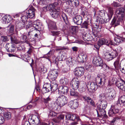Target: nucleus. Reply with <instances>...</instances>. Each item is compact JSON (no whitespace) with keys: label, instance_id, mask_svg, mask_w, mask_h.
<instances>
[{"label":"nucleus","instance_id":"1","mask_svg":"<svg viewBox=\"0 0 125 125\" xmlns=\"http://www.w3.org/2000/svg\"><path fill=\"white\" fill-rule=\"evenodd\" d=\"M54 8V6L53 4H50L44 7L43 9L45 11L50 10L51 11L50 14L54 18H56L58 17L61 10L59 8Z\"/></svg>","mask_w":125,"mask_h":125},{"label":"nucleus","instance_id":"2","mask_svg":"<svg viewBox=\"0 0 125 125\" xmlns=\"http://www.w3.org/2000/svg\"><path fill=\"white\" fill-rule=\"evenodd\" d=\"M122 8H120L117 11L119 15L118 17H114L113 19L111 24L112 25L115 26L119 24L120 21L122 22L125 19V14L124 12H122L121 10Z\"/></svg>","mask_w":125,"mask_h":125},{"label":"nucleus","instance_id":"3","mask_svg":"<svg viewBox=\"0 0 125 125\" xmlns=\"http://www.w3.org/2000/svg\"><path fill=\"white\" fill-rule=\"evenodd\" d=\"M121 47H118L116 50H112L109 52H106L104 54V58L108 61L112 60L117 56L118 53L121 51Z\"/></svg>","mask_w":125,"mask_h":125},{"label":"nucleus","instance_id":"4","mask_svg":"<svg viewBox=\"0 0 125 125\" xmlns=\"http://www.w3.org/2000/svg\"><path fill=\"white\" fill-rule=\"evenodd\" d=\"M24 23L26 29L32 27V29L34 30L35 29L37 30H41V23L39 22L38 20L35 21L33 22L31 21H26L24 22Z\"/></svg>","mask_w":125,"mask_h":125},{"label":"nucleus","instance_id":"5","mask_svg":"<svg viewBox=\"0 0 125 125\" xmlns=\"http://www.w3.org/2000/svg\"><path fill=\"white\" fill-rule=\"evenodd\" d=\"M95 81L96 83L90 82L88 83L86 85L87 87L88 88L90 86V88L93 90H96L98 88V85L100 86L103 82L102 79L99 75H97L95 79Z\"/></svg>","mask_w":125,"mask_h":125},{"label":"nucleus","instance_id":"6","mask_svg":"<svg viewBox=\"0 0 125 125\" xmlns=\"http://www.w3.org/2000/svg\"><path fill=\"white\" fill-rule=\"evenodd\" d=\"M93 63L94 65L97 66L102 67L103 65L104 67H106V69H109L111 70H113V69L110 68L106 64L104 65L102 59L101 57L98 56H95L94 57Z\"/></svg>","mask_w":125,"mask_h":125},{"label":"nucleus","instance_id":"7","mask_svg":"<svg viewBox=\"0 0 125 125\" xmlns=\"http://www.w3.org/2000/svg\"><path fill=\"white\" fill-rule=\"evenodd\" d=\"M56 103L59 105V106L62 107L67 103V98L66 96L61 95L58 97L56 99Z\"/></svg>","mask_w":125,"mask_h":125},{"label":"nucleus","instance_id":"8","mask_svg":"<svg viewBox=\"0 0 125 125\" xmlns=\"http://www.w3.org/2000/svg\"><path fill=\"white\" fill-rule=\"evenodd\" d=\"M29 122L33 124L32 125H37L39 124L40 121L38 117L35 115H31L28 119Z\"/></svg>","mask_w":125,"mask_h":125},{"label":"nucleus","instance_id":"9","mask_svg":"<svg viewBox=\"0 0 125 125\" xmlns=\"http://www.w3.org/2000/svg\"><path fill=\"white\" fill-rule=\"evenodd\" d=\"M58 72L59 71L56 69L51 70L48 75V77L53 81L55 80L58 75Z\"/></svg>","mask_w":125,"mask_h":125},{"label":"nucleus","instance_id":"10","mask_svg":"<svg viewBox=\"0 0 125 125\" xmlns=\"http://www.w3.org/2000/svg\"><path fill=\"white\" fill-rule=\"evenodd\" d=\"M107 105V103L105 101H99L97 104V107L99 111H101L102 110L104 109Z\"/></svg>","mask_w":125,"mask_h":125},{"label":"nucleus","instance_id":"11","mask_svg":"<svg viewBox=\"0 0 125 125\" xmlns=\"http://www.w3.org/2000/svg\"><path fill=\"white\" fill-rule=\"evenodd\" d=\"M84 69L81 67L76 68L74 71V73L75 76L80 77L83 75L84 72Z\"/></svg>","mask_w":125,"mask_h":125},{"label":"nucleus","instance_id":"12","mask_svg":"<svg viewBox=\"0 0 125 125\" xmlns=\"http://www.w3.org/2000/svg\"><path fill=\"white\" fill-rule=\"evenodd\" d=\"M98 43L101 46L105 44L108 46L113 45V42L111 40L108 41L106 39L102 38L100 39L98 42Z\"/></svg>","mask_w":125,"mask_h":125},{"label":"nucleus","instance_id":"13","mask_svg":"<svg viewBox=\"0 0 125 125\" xmlns=\"http://www.w3.org/2000/svg\"><path fill=\"white\" fill-rule=\"evenodd\" d=\"M116 85L120 89L123 91H125V82L121 80L117 81L115 83Z\"/></svg>","mask_w":125,"mask_h":125},{"label":"nucleus","instance_id":"14","mask_svg":"<svg viewBox=\"0 0 125 125\" xmlns=\"http://www.w3.org/2000/svg\"><path fill=\"white\" fill-rule=\"evenodd\" d=\"M35 10L32 7H31L30 9L26 11L25 14L28 18H32L34 16Z\"/></svg>","mask_w":125,"mask_h":125},{"label":"nucleus","instance_id":"15","mask_svg":"<svg viewBox=\"0 0 125 125\" xmlns=\"http://www.w3.org/2000/svg\"><path fill=\"white\" fill-rule=\"evenodd\" d=\"M119 109L117 108L116 105L112 106L108 112V114L110 116H112L118 112Z\"/></svg>","mask_w":125,"mask_h":125},{"label":"nucleus","instance_id":"16","mask_svg":"<svg viewBox=\"0 0 125 125\" xmlns=\"http://www.w3.org/2000/svg\"><path fill=\"white\" fill-rule=\"evenodd\" d=\"M68 88L66 86H59L58 88V94L60 95L66 94L68 92Z\"/></svg>","mask_w":125,"mask_h":125},{"label":"nucleus","instance_id":"17","mask_svg":"<svg viewBox=\"0 0 125 125\" xmlns=\"http://www.w3.org/2000/svg\"><path fill=\"white\" fill-rule=\"evenodd\" d=\"M49 108L51 110H57L59 105L56 103V100L55 101H52L51 103L48 104Z\"/></svg>","mask_w":125,"mask_h":125},{"label":"nucleus","instance_id":"18","mask_svg":"<svg viewBox=\"0 0 125 125\" xmlns=\"http://www.w3.org/2000/svg\"><path fill=\"white\" fill-rule=\"evenodd\" d=\"M65 54L64 53L61 52L59 54V56H57V57H54L53 58V62L56 64H57L59 61H62L63 58L65 57V55H64V54Z\"/></svg>","mask_w":125,"mask_h":125},{"label":"nucleus","instance_id":"19","mask_svg":"<svg viewBox=\"0 0 125 125\" xmlns=\"http://www.w3.org/2000/svg\"><path fill=\"white\" fill-rule=\"evenodd\" d=\"M73 20L75 23L80 25L82 22V18L81 16L77 15L73 18Z\"/></svg>","mask_w":125,"mask_h":125},{"label":"nucleus","instance_id":"20","mask_svg":"<svg viewBox=\"0 0 125 125\" xmlns=\"http://www.w3.org/2000/svg\"><path fill=\"white\" fill-rule=\"evenodd\" d=\"M52 90V86L50 83H47L44 85L42 91L44 93L47 92Z\"/></svg>","mask_w":125,"mask_h":125},{"label":"nucleus","instance_id":"21","mask_svg":"<svg viewBox=\"0 0 125 125\" xmlns=\"http://www.w3.org/2000/svg\"><path fill=\"white\" fill-rule=\"evenodd\" d=\"M79 82L75 79L72 80L71 83V85L72 86L73 88L74 89H77L79 86Z\"/></svg>","mask_w":125,"mask_h":125},{"label":"nucleus","instance_id":"22","mask_svg":"<svg viewBox=\"0 0 125 125\" xmlns=\"http://www.w3.org/2000/svg\"><path fill=\"white\" fill-rule=\"evenodd\" d=\"M117 104L121 106H125V95L122 96L119 98Z\"/></svg>","mask_w":125,"mask_h":125},{"label":"nucleus","instance_id":"23","mask_svg":"<svg viewBox=\"0 0 125 125\" xmlns=\"http://www.w3.org/2000/svg\"><path fill=\"white\" fill-rule=\"evenodd\" d=\"M69 106L71 108L75 109L78 105V102L76 100H74L73 101H71L69 104Z\"/></svg>","mask_w":125,"mask_h":125},{"label":"nucleus","instance_id":"24","mask_svg":"<svg viewBox=\"0 0 125 125\" xmlns=\"http://www.w3.org/2000/svg\"><path fill=\"white\" fill-rule=\"evenodd\" d=\"M6 48L7 51L13 52L15 50V48L13 45H11L10 43H7L5 46Z\"/></svg>","mask_w":125,"mask_h":125},{"label":"nucleus","instance_id":"25","mask_svg":"<svg viewBox=\"0 0 125 125\" xmlns=\"http://www.w3.org/2000/svg\"><path fill=\"white\" fill-rule=\"evenodd\" d=\"M49 28L52 30H56L57 27L56 22L53 21H50L48 24Z\"/></svg>","mask_w":125,"mask_h":125},{"label":"nucleus","instance_id":"26","mask_svg":"<svg viewBox=\"0 0 125 125\" xmlns=\"http://www.w3.org/2000/svg\"><path fill=\"white\" fill-rule=\"evenodd\" d=\"M85 67L87 71L90 72H92L93 71V66L90 63L85 62Z\"/></svg>","mask_w":125,"mask_h":125},{"label":"nucleus","instance_id":"27","mask_svg":"<svg viewBox=\"0 0 125 125\" xmlns=\"http://www.w3.org/2000/svg\"><path fill=\"white\" fill-rule=\"evenodd\" d=\"M2 19L5 23L7 24L11 21L12 18L10 16L7 15L4 16L2 18Z\"/></svg>","mask_w":125,"mask_h":125},{"label":"nucleus","instance_id":"28","mask_svg":"<svg viewBox=\"0 0 125 125\" xmlns=\"http://www.w3.org/2000/svg\"><path fill=\"white\" fill-rule=\"evenodd\" d=\"M113 10L112 8L109 7L108 9V13L107 14V16L109 19H111L113 14Z\"/></svg>","mask_w":125,"mask_h":125},{"label":"nucleus","instance_id":"29","mask_svg":"<svg viewBox=\"0 0 125 125\" xmlns=\"http://www.w3.org/2000/svg\"><path fill=\"white\" fill-rule=\"evenodd\" d=\"M69 2H70L73 6L76 7L79 5V2L78 0H69Z\"/></svg>","mask_w":125,"mask_h":125},{"label":"nucleus","instance_id":"30","mask_svg":"<svg viewBox=\"0 0 125 125\" xmlns=\"http://www.w3.org/2000/svg\"><path fill=\"white\" fill-rule=\"evenodd\" d=\"M7 32L9 33H12L14 30V26L10 25L7 27Z\"/></svg>","mask_w":125,"mask_h":125},{"label":"nucleus","instance_id":"31","mask_svg":"<svg viewBox=\"0 0 125 125\" xmlns=\"http://www.w3.org/2000/svg\"><path fill=\"white\" fill-rule=\"evenodd\" d=\"M25 26L24 22H23V23L19 22L18 23H17L16 25V28L19 29L23 28H25Z\"/></svg>","mask_w":125,"mask_h":125},{"label":"nucleus","instance_id":"32","mask_svg":"<svg viewBox=\"0 0 125 125\" xmlns=\"http://www.w3.org/2000/svg\"><path fill=\"white\" fill-rule=\"evenodd\" d=\"M111 19L105 18L104 17H101L99 20V22L101 24H104L108 22Z\"/></svg>","mask_w":125,"mask_h":125},{"label":"nucleus","instance_id":"33","mask_svg":"<svg viewBox=\"0 0 125 125\" xmlns=\"http://www.w3.org/2000/svg\"><path fill=\"white\" fill-rule=\"evenodd\" d=\"M116 93L115 91L113 90L109 93V97L111 100L113 99L115 97Z\"/></svg>","mask_w":125,"mask_h":125},{"label":"nucleus","instance_id":"34","mask_svg":"<svg viewBox=\"0 0 125 125\" xmlns=\"http://www.w3.org/2000/svg\"><path fill=\"white\" fill-rule=\"evenodd\" d=\"M114 65L115 67V69L116 70H118L119 68H120V67H122L120 66L119 64V60L118 59H117L115 62H114Z\"/></svg>","mask_w":125,"mask_h":125},{"label":"nucleus","instance_id":"35","mask_svg":"<svg viewBox=\"0 0 125 125\" xmlns=\"http://www.w3.org/2000/svg\"><path fill=\"white\" fill-rule=\"evenodd\" d=\"M79 98L81 100L84 101L87 103L88 102L91 98L90 97L86 95H84L83 96H80L79 97Z\"/></svg>","mask_w":125,"mask_h":125},{"label":"nucleus","instance_id":"36","mask_svg":"<svg viewBox=\"0 0 125 125\" xmlns=\"http://www.w3.org/2000/svg\"><path fill=\"white\" fill-rule=\"evenodd\" d=\"M60 82L61 84L63 85H66L68 83V81L67 78H62L60 80Z\"/></svg>","mask_w":125,"mask_h":125},{"label":"nucleus","instance_id":"37","mask_svg":"<svg viewBox=\"0 0 125 125\" xmlns=\"http://www.w3.org/2000/svg\"><path fill=\"white\" fill-rule=\"evenodd\" d=\"M73 60L72 57H70L67 59L66 62V63L69 66H71L73 65Z\"/></svg>","mask_w":125,"mask_h":125},{"label":"nucleus","instance_id":"38","mask_svg":"<svg viewBox=\"0 0 125 125\" xmlns=\"http://www.w3.org/2000/svg\"><path fill=\"white\" fill-rule=\"evenodd\" d=\"M54 83H53V84H51V86H52V91H55L58 88V85L57 83L56 82L55 80L54 81Z\"/></svg>","mask_w":125,"mask_h":125},{"label":"nucleus","instance_id":"39","mask_svg":"<svg viewBox=\"0 0 125 125\" xmlns=\"http://www.w3.org/2000/svg\"><path fill=\"white\" fill-rule=\"evenodd\" d=\"M25 12H23V13L21 15V19L22 20V22H25V21H27V19L28 18V17L26 14H25Z\"/></svg>","mask_w":125,"mask_h":125},{"label":"nucleus","instance_id":"40","mask_svg":"<svg viewBox=\"0 0 125 125\" xmlns=\"http://www.w3.org/2000/svg\"><path fill=\"white\" fill-rule=\"evenodd\" d=\"M80 56L82 58L83 62H86L87 59V55L85 53H82L80 55Z\"/></svg>","mask_w":125,"mask_h":125},{"label":"nucleus","instance_id":"41","mask_svg":"<svg viewBox=\"0 0 125 125\" xmlns=\"http://www.w3.org/2000/svg\"><path fill=\"white\" fill-rule=\"evenodd\" d=\"M74 90L75 89H73L71 90L70 91V95L72 96H78V93Z\"/></svg>","mask_w":125,"mask_h":125},{"label":"nucleus","instance_id":"42","mask_svg":"<svg viewBox=\"0 0 125 125\" xmlns=\"http://www.w3.org/2000/svg\"><path fill=\"white\" fill-rule=\"evenodd\" d=\"M79 119L78 117H77L76 115H71V116L70 117V120L73 121L76 120L77 121H78Z\"/></svg>","mask_w":125,"mask_h":125},{"label":"nucleus","instance_id":"43","mask_svg":"<svg viewBox=\"0 0 125 125\" xmlns=\"http://www.w3.org/2000/svg\"><path fill=\"white\" fill-rule=\"evenodd\" d=\"M4 116L6 119L7 120L9 119L11 117L10 113L9 112L7 113H6L4 114Z\"/></svg>","mask_w":125,"mask_h":125},{"label":"nucleus","instance_id":"44","mask_svg":"<svg viewBox=\"0 0 125 125\" xmlns=\"http://www.w3.org/2000/svg\"><path fill=\"white\" fill-rule=\"evenodd\" d=\"M124 64V67L122 68L120 67V68L121 70L122 71V73L125 74V59L121 61Z\"/></svg>","mask_w":125,"mask_h":125},{"label":"nucleus","instance_id":"45","mask_svg":"<svg viewBox=\"0 0 125 125\" xmlns=\"http://www.w3.org/2000/svg\"><path fill=\"white\" fill-rule=\"evenodd\" d=\"M1 40L2 42H6L9 41V38L7 36H2L1 37Z\"/></svg>","mask_w":125,"mask_h":125},{"label":"nucleus","instance_id":"46","mask_svg":"<svg viewBox=\"0 0 125 125\" xmlns=\"http://www.w3.org/2000/svg\"><path fill=\"white\" fill-rule=\"evenodd\" d=\"M64 114H62L57 117L56 119H57L58 121H60L61 120H63L64 119Z\"/></svg>","mask_w":125,"mask_h":125},{"label":"nucleus","instance_id":"47","mask_svg":"<svg viewBox=\"0 0 125 125\" xmlns=\"http://www.w3.org/2000/svg\"><path fill=\"white\" fill-rule=\"evenodd\" d=\"M27 38V36L26 35L24 34H22L21 36V42H25Z\"/></svg>","mask_w":125,"mask_h":125},{"label":"nucleus","instance_id":"48","mask_svg":"<svg viewBox=\"0 0 125 125\" xmlns=\"http://www.w3.org/2000/svg\"><path fill=\"white\" fill-rule=\"evenodd\" d=\"M122 40L118 37H116L115 39L114 43L115 44H117V43H120L122 42Z\"/></svg>","mask_w":125,"mask_h":125},{"label":"nucleus","instance_id":"49","mask_svg":"<svg viewBox=\"0 0 125 125\" xmlns=\"http://www.w3.org/2000/svg\"><path fill=\"white\" fill-rule=\"evenodd\" d=\"M88 22L87 21H85L83 23L82 26V27L83 28L87 29L88 28Z\"/></svg>","mask_w":125,"mask_h":125},{"label":"nucleus","instance_id":"50","mask_svg":"<svg viewBox=\"0 0 125 125\" xmlns=\"http://www.w3.org/2000/svg\"><path fill=\"white\" fill-rule=\"evenodd\" d=\"M98 14L101 17H103L105 14V11L104 10H100L98 11Z\"/></svg>","mask_w":125,"mask_h":125},{"label":"nucleus","instance_id":"51","mask_svg":"<svg viewBox=\"0 0 125 125\" xmlns=\"http://www.w3.org/2000/svg\"><path fill=\"white\" fill-rule=\"evenodd\" d=\"M62 17L63 21L65 22H66L67 21V18L66 14L64 13H62Z\"/></svg>","mask_w":125,"mask_h":125},{"label":"nucleus","instance_id":"52","mask_svg":"<svg viewBox=\"0 0 125 125\" xmlns=\"http://www.w3.org/2000/svg\"><path fill=\"white\" fill-rule=\"evenodd\" d=\"M51 33L53 36L59 35L61 33L60 32L57 31H52Z\"/></svg>","mask_w":125,"mask_h":125},{"label":"nucleus","instance_id":"53","mask_svg":"<svg viewBox=\"0 0 125 125\" xmlns=\"http://www.w3.org/2000/svg\"><path fill=\"white\" fill-rule=\"evenodd\" d=\"M87 103L92 105L94 106H95V104L93 100L91 98L87 102Z\"/></svg>","mask_w":125,"mask_h":125},{"label":"nucleus","instance_id":"54","mask_svg":"<svg viewBox=\"0 0 125 125\" xmlns=\"http://www.w3.org/2000/svg\"><path fill=\"white\" fill-rule=\"evenodd\" d=\"M57 114L53 111H50V112L49 116H51L52 117H54Z\"/></svg>","mask_w":125,"mask_h":125},{"label":"nucleus","instance_id":"55","mask_svg":"<svg viewBox=\"0 0 125 125\" xmlns=\"http://www.w3.org/2000/svg\"><path fill=\"white\" fill-rule=\"evenodd\" d=\"M112 5L115 7H117L121 6L120 4L117 3L116 2H114L112 3Z\"/></svg>","mask_w":125,"mask_h":125},{"label":"nucleus","instance_id":"56","mask_svg":"<svg viewBox=\"0 0 125 125\" xmlns=\"http://www.w3.org/2000/svg\"><path fill=\"white\" fill-rule=\"evenodd\" d=\"M5 121L4 119L3 116L0 115V124H2Z\"/></svg>","mask_w":125,"mask_h":125},{"label":"nucleus","instance_id":"57","mask_svg":"<svg viewBox=\"0 0 125 125\" xmlns=\"http://www.w3.org/2000/svg\"><path fill=\"white\" fill-rule=\"evenodd\" d=\"M83 37L84 40L85 41H88L90 40V39L88 37V36L87 34L83 35Z\"/></svg>","mask_w":125,"mask_h":125},{"label":"nucleus","instance_id":"58","mask_svg":"<svg viewBox=\"0 0 125 125\" xmlns=\"http://www.w3.org/2000/svg\"><path fill=\"white\" fill-rule=\"evenodd\" d=\"M51 100V99L49 97H48L47 98L44 99V103L47 104Z\"/></svg>","mask_w":125,"mask_h":125},{"label":"nucleus","instance_id":"59","mask_svg":"<svg viewBox=\"0 0 125 125\" xmlns=\"http://www.w3.org/2000/svg\"><path fill=\"white\" fill-rule=\"evenodd\" d=\"M93 38H94V37L95 38V39L96 40L97 38H98L99 37V35L98 33H95L94 32V33L93 36Z\"/></svg>","mask_w":125,"mask_h":125},{"label":"nucleus","instance_id":"60","mask_svg":"<svg viewBox=\"0 0 125 125\" xmlns=\"http://www.w3.org/2000/svg\"><path fill=\"white\" fill-rule=\"evenodd\" d=\"M39 124V125H53L52 123H49L48 124H47V123L44 122L40 123V122Z\"/></svg>","mask_w":125,"mask_h":125},{"label":"nucleus","instance_id":"61","mask_svg":"<svg viewBox=\"0 0 125 125\" xmlns=\"http://www.w3.org/2000/svg\"><path fill=\"white\" fill-rule=\"evenodd\" d=\"M71 114H67L65 115V118L67 120H70L71 116Z\"/></svg>","mask_w":125,"mask_h":125},{"label":"nucleus","instance_id":"62","mask_svg":"<svg viewBox=\"0 0 125 125\" xmlns=\"http://www.w3.org/2000/svg\"><path fill=\"white\" fill-rule=\"evenodd\" d=\"M81 58V57L80 56V55L79 56H78L77 58V60L78 61L79 63L82 62L83 63V59H82Z\"/></svg>","mask_w":125,"mask_h":125},{"label":"nucleus","instance_id":"63","mask_svg":"<svg viewBox=\"0 0 125 125\" xmlns=\"http://www.w3.org/2000/svg\"><path fill=\"white\" fill-rule=\"evenodd\" d=\"M54 53V51L51 50L48 53V56L50 57Z\"/></svg>","mask_w":125,"mask_h":125},{"label":"nucleus","instance_id":"64","mask_svg":"<svg viewBox=\"0 0 125 125\" xmlns=\"http://www.w3.org/2000/svg\"><path fill=\"white\" fill-rule=\"evenodd\" d=\"M114 81L115 80L114 79H112L111 81H109L108 82V85L111 86L114 83Z\"/></svg>","mask_w":125,"mask_h":125}]
</instances>
